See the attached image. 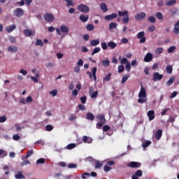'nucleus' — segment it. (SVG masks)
<instances>
[{
	"mask_svg": "<svg viewBox=\"0 0 179 179\" xmlns=\"http://www.w3.org/2000/svg\"><path fill=\"white\" fill-rule=\"evenodd\" d=\"M110 80H111V73H108L103 78V82H110Z\"/></svg>",
	"mask_w": 179,
	"mask_h": 179,
	"instance_id": "obj_32",
	"label": "nucleus"
},
{
	"mask_svg": "<svg viewBox=\"0 0 179 179\" xmlns=\"http://www.w3.org/2000/svg\"><path fill=\"white\" fill-rule=\"evenodd\" d=\"M86 120H88V121H94V115L90 112L87 113L86 114Z\"/></svg>",
	"mask_w": 179,
	"mask_h": 179,
	"instance_id": "obj_16",
	"label": "nucleus"
},
{
	"mask_svg": "<svg viewBox=\"0 0 179 179\" xmlns=\"http://www.w3.org/2000/svg\"><path fill=\"white\" fill-rule=\"evenodd\" d=\"M43 19L48 23H52L55 20V17H54V15L48 13L43 15Z\"/></svg>",
	"mask_w": 179,
	"mask_h": 179,
	"instance_id": "obj_2",
	"label": "nucleus"
},
{
	"mask_svg": "<svg viewBox=\"0 0 179 179\" xmlns=\"http://www.w3.org/2000/svg\"><path fill=\"white\" fill-rule=\"evenodd\" d=\"M75 148H76V144H75V143H70V144L67 145V146L66 147V148L68 150H72V149H75Z\"/></svg>",
	"mask_w": 179,
	"mask_h": 179,
	"instance_id": "obj_33",
	"label": "nucleus"
},
{
	"mask_svg": "<svg viewBox=\"0 0 179 179\" xmlns=\"http://www.w3.org/2000/svg\"><path fill=\"white\" fill-rule=\"evenodd\" d=\"M162 135H163V130L162 129H158L155 132V138L157 141H160V138H162Z\"/></svg>",
	"mask_w": 179,
	"mask_h": 179,
	"instance_id": "obj_14",
	"label": "nucleus"
},
{
	"mask_svg": "<svg viewBox=\"0 0 179 179\" xmlns=\"http://www.w3.org/2000/svg\"><path fill=\"white\" fill-rule=\"evenodd\" d=\"M15 127L17 132H19V131H22V129H23V127H20V124H15Z\"/></svg>",
	"mask_w": 179,
	"mask_h": 179,
	"instance_id": "obj_52",
	"label": "nucleus"
},
{
	"mask_svg": "<svg viewBox=\"0 0 179 179\" xmlns=\"http://www.w3.org/2000/svg\"><path fill=\"white\" fill-rule=\"evenodd\" d=\"M40 78V74L39 73H36V77L31 76V80L35 82V83H37L38 82V80L37 78Z\"/></svg>",
	"mask_w": 179,
	"mask_h": 179,
	"instance_id": "obj_36",
	"label": "nucleus"
},
{
	"mask_svg": "<svg viewBox=\"0 0 179 179\" xmlns=\"http://www.w3.org/2000/svg\"><path fill=\"white\" fill-rule=\"evenodd\" d=\"M130 76H131L129 75H125L124 76H123L122 78V85H124V83H125V82H127V80L129 79Z\"/></svg>",
	"mask_w": 179,
	"mask_h": 179,
	"instance_id": "obj_37",
	"label": "nucleus"
},
{
	"mask_svg": "<svg viewBox=\"0 0 179 179\" xmlns=\"http://www.w3.org/2000/svg\"><path fill=\"white\" fill-rule=\"evenodd\" d=\"M8 118L6 117V115L0 117V123L5 122Z\"/></svg>",
	"mask_w": 179,
	"mask_h": 179,
	"instance_id": "obj_63",
	"label": "nucleus"
},
{
	"mask_svg": "<svg viewBox=\"0 0 179 179\" xmlns=\"http://www.w3.org/2000/svg\"><path fill=\"white\" fill-rule=\"evenodd\" d=\"M137 38L140 40L141 44L146 43V37L145 36V32L141 31L137 34Z\"/></svg>",
	"mask_w": 179,
	"mask_h": 179,
	"instance_id": "obj_4",
	"label": "nucleus"
},
{
	"mask_svg": "<svg viewBox=\"0 0 179 179\" xmlns=\"http://www.w3.org/2000/svg\"><path fill=\"white\" fill-rule=\"evenodd\" d=\"M90 44L92 47H96V45H99L100 44V41H99V39H93L90 41Z\"/></svg>",
	"mask_w": 179,
	"mask_h": 179,
	"instance_id": "obj_17",
	"label": "nucleus"
},
{
	"mask_svg": "<svg viewBox=\"0 0 179 179\" xmlns=\"http://www.w3.org/2000/svg\"><path fill=\"white\" fill-rule=\"evenodd\" d=\"M54 129V127L51 124H48L45 127V130L48 131V132H50V131H52Z\"/></svg>",
	"mask_w": 179,
	"mask_h": 179,
	"instance_id": "obj_50",
	"label": "nucleus"
},
{
	"mask_svg": "<svg viewBox=\"0 0 179 179\" xmlns=\"http://www.w3.org/2000/svg\"><path fill=\"white\" fill-rule=\"evenodd\" d=\"M146 17V13H138L135 15L136 20H138V22H141V20H143Z\"/></svg>",
	"mask_w": 179,
	"mask_h": 179,
	"instance_id": "obj_6",
	"label": "nucleus"
},
{
	"mask_svg": "<svg viewBox=\"0 0 179 179\" xmlns=\"http://www.w3.org/2000/svg\"><path fill=\"white\" fill-rule=\"evenodd\" d=\"M148 95L146 94V90L143 87V85L141 84V87L140 92L138 93V97H147Z\"/></svg>",
	"mask_w": 179,
	"mask_h": 179,
	"instance_id": "obj_8",
	"label": "nucleus"
},
{
	"mask_svg": "<svg viewBox=\"0 0 179 179\" xmlns=\"http://www.w3.org/2000/svg\"><path fill=\"white\" fill-rule=\"evenodd\" d=\"M80 100L83 104H86V101L87 100V97L86 96H81L80 98Z\"/></svg>",
	"mask_w": 179,
	"mask_h": 179,
	"instance_id": "obj_51",
	"label": "nucleus"
},
{
	"mask_svg": "<svg viewBox=\"0 0 179 179\" xmlns=\"http://www.w3.org/2000/svg\"><path fill=\"white\" fill-rule=\"evenodd\" d=\"M105 20H107L109 22L110 20H113V19H117V14L116 13H112L108 15H106L104 17Z\"/></svg>",
	"mask_w": 179,
	"mask_h": 179,
	"instance_id": "obj_10",
	"label": "nucleus"
},
{
	"mask_svg": "<svg viewBox=\"0 0 179 179\" xmlns=\"http://www.w3.org/2000/svg\"><path fill=\"white\" fill-rule=\"evenodd\" d=\"M78 9L82 13H89L90 12V8L86 6V4H80L78 6Z\"/></svg>",
	"mask_w": 179,
	"mask_h": 179,
	"instance_id": "obj_1",
	"label": "nucleus"
},
{
	"mask_svg": "<svg viewBox=\"0 0 179 179\" xmlns=\"http://www.w3.org/2000/svg\"><path fill=\"white\" fill-rule=\"evenodd\" d=\"M63 1L66 3V6L69 8L71 6H75V3H73V0H62Z\"/></svg>",
	"mask_w": 179,
	"mask_h": 179,
	"instance_id": "obj_22",
	"label": "nucleus"
},
{
	"mask_svg": "<svg viewBox=\"0 0 179 179\" xmlns=\"http://www.w3.org/2000/svg\"><path fill=\"white\" fill-rule=\"evenodd\" d=\"M101 45L103 50H107V48H108V45H107V43H106L105 42L101 43Z\"/></svg>",
	"mask_w": 179,
	"mask_h": 179,
	"instance_id": "obj_62",
	"label": "nucleus"
},
{
	"mask_svg": "<svg viewBox=\"0 0 179 179\" xmlns=\"http://www.w3.org/2000/svg\"><path fill=\"white\" fill-rule=\"evenodd\" d=\"M111 169H112L111 166H108V165H106L103 167V170H104L105 173H108V171H110Z\"/></svg>",
	"mask_w": 179,
	"mask_h": 179,
	"instance_id": "obj_55",
	"label": "nucleus"
},
{
	"mask_svg": "<svg viewBox=\"0 0 179 179\" xmlns=\"http://www.w3.org/2000/svg\"><path fill=\"white\" fill-rule=\"evenodd\" d=\"M101 65H102V66H104L105 68L110 66V60L107 59V60L102 61Z\"/></svg>",
	"mask_w": 179,
	"mask_h": 179,
	"instance_id": "obj_30",
	"label": "nucleus"
},
{
	"mask_svg": "<svg viewBox=\"0 0 179 179\" xmlns=\"http://www.w3.org/2000/svg\"><path fill=\"white\" fill-rule=\"evenodd\" d=\"M150 145H152V141H147L142 144V147L145 149V148H148V146H149Z\"/></svg>",
	"mask_w": 179,
	"mask_h": 179,
	"instance_id": "obj_40",
	"label": "nucleus"
},
{
	"mask_svg": "<svg viewBox=\"0 0 179 179\" xmlns=\"http://www.w3.org/2000/svg\"><path fill=\"white\" fill-rule=\"evenodd\" d=\"M45 163V159L40 158L36 161L37 164H44Z\"/></svg>",
	"mask_w": 179,
	"mask_h": 179,
	"instance_id": "obj_45",
	"label": "nucleus"
},
{
	"mask_svg": "<svg viewBox=\"0 0 179 179\" xmlns=\"http://www.w3.org/2000/svg\"><path fill=\"white\" fill-rule=\"evenodd\" d=\"M97 72V67H93L92 68V76L94 78V80H97V76H96V73Z\"/></svg>",
	"mask_w": 179,
	"mask_h": 179,
	"instance_id": "obj_27",
	"label": "nucleus"
},
{
	"mask_svg": "<svg viewBox=\"0 0 179 179\" xmlns=\"http://www.w3.org/2000/svg\"><path fill=\"white\" fill-rule=\"evenodd\" d=\"M77 66H83V60L80 59L76 64Z\"/></svg>",
	"mask_w": 179,
	"mask_h": 179,
	"instance_id": "obj_61",
	"label": "nucleus"
},
{
	"mask_svg": "<svg viewBox=\"0 0 179 179\" xmlns=\"http://www.w3.org/2000/svg\"><path fill=\"white\" fill-rule=\"evenodd\" d=\"M125 70V67L122 65H120L118 66V73H122V72H124V71Z\"/></svg>",
	"mask_w": 179,
	"mask_h": 179,
	"instance_id": "obj_47",
	"label": "nucleus"
},
{
	"mask_svg": "<svg viewBox=\"0 0 179 179\" xmlns=\"http://www.w3.org/2000/svg\"><path fill=\"white\" fill-rule=\"evenodd\" d=\"M162 79H163V75L160 74V73L159 72H155L154 73L153 76H152V80L153 82H157L162 80Z\"/></svg>",
	"mask_w": 179,
	"mask_h": 179,
	"instance_id": "obj_5",
	"label": "nucleus"
},
{
	"mask_svg": "<svg viewBox=\"0 0 179 179\" xmlns=\"http://www.w3.org/2000/svg\"><path fill=\"white\" fill-rule=\"evenodd\" d=\"M108 47H110L111 50H114V48L117 47V43H114L113 41H110L108 43Z\"/></svg>",
	"mask_w": 179,
	"mask_h": 179,
	"instance_id": "obj_34",
	"label": "nucleus"
},
{
	"mask_svg": "<svg viewBox=\"0 0 179 179\" xmlns=\"http://www.w3.org/2000/svg\"><path fill=\"white\" fill-rule=\"evenodd\" d=\"M166 71L169 74L171 75L173 73V66L169 65L166 67Z\"/></svg>",
	"mask_w": 179,
	"mask_h": 179,
	"instance_id": "obj_29",
	"label": "nucleus"
},
{
	"mask_svg": "<svg viewBox=\"0 0 179 179\" xmlns=\"http://www.w3.org/2000/svg\"><path fill=\"white\" fill-rule=\"evenodd\" d=\"M128 11H127V10H124V11H119L118 12V15H119V16H124V17H126V16H128Z\"/></svg>",
	"mask_w": 179,
	"mask_h": 179,
	"instance_id": "obj_43",
	"label": "nucleus"
},
{
	"mask_svg": "<svg viewBox=\"0 0 179 179\" xmlns=\"http://www.w3.org/2000/svg\"><path fill=\"white\" fill-rule=\"evenodd\" d=\"M80 20H81V22H83V23H86V22L89 20V15H85L82 14L81 15H80Z\"/></svg>",
	"mask_w": 179,
	"mask_h": 179,
	"instance_id": "obj_20",
	"label": "nucleus"
},
{
	"mask_svg": "<svg viewBox=\"0 0 179 179\" xmlns=\"http://www.w3.org/2000/svg\"><path fill=\"white\" fill-rule=\"evenodd\" d=\"M117 26H118L117 23L110 22V24H109V30H113V29H117Z\"/></svg>",
	"mask_w": 179,
	"mask_h": 179,
	"instance_id": "obj_35",
	"label": "nucleus"
},
{
	"mask_svg": "<svg viewBox=\"0 0 179 179\" xmlns=\"http://www.w3.org/2000/svg\"><path fill=\"white\" fill-rule=\"evenodd\" d=\"M163 52V48H158L155 50V54H157V55L162 54Z\"/></svg>",
	"mask_w": 179,
	"mask_h": 179,
	"instance_id": "obj_54",
	"label": "nucleus"
},
{
	"mask_svg": "<svg viewBox=\"0 0 179 179\" xmlns=\"http://www.w3.org/2000/svg\"><path fill=\"white\" fill-rule=\"evenodd\" d=\"M177 3V1L176 0H170L169 1H166V6H173V5H176Z\"/></svg>",
	"mask_w": 179,
	"mask_h": 179,
	"instance_id": "obj_26",
	"label": "nucleus"
},
{
	"mask_svg": "<svg viewBox=\"0 0 179 179\" xmlns=\"http://www.w3.org/2000/svg\"><path fill=\"white\" fill-rule=\"evenodd\" d=\"M173 31V34H179V27L175 26Z\"/></svg>",
	"mask_w": 179,
	"mask_h": 179,
	"instance_id": "obj_60",
	"label": "nucleus"
},
{
	"mask_svg": "<svg viewBox=\"0 0 179 179\" xmlns=\"http://www.w3.org/2000/svg\"><path fill=\"white\" fill-rule=\"evenodd\" d=\"M147 115L149 118V121H153V119L155 117V110H149L147 113Z\"/></svg>",
	"mask_w": 179,
	"mask_h": 179,
	"instance_id": "obj_11",
	"label": "nucleus"
},
{
	"mask_svg": "<svg viewBox=\"0 0 179 179\" xmlns=\"http://www.w3.org/2000/svg\"><path fill=\"white\" fill-rule=\"evenodd\" d=\"M83 141L85 143H92V138L90 137H87V136H84L83 137Z\"/></svg>",
	"mask_w": 179,
	"mask_h": 179,
	"instance_id": "obj_23",
	"label": "nucleus"
},
{
	"mask_svg": "<svg viewBox=\"0 0 179 179\" xmlns=\"http://www.w3.org/2000/svg\"><path fill=\"white\" fill-rule=\"evenodd\" d=\"M24 34H25L27 37H31V36H34L35 33L31 29H24Z\"/></svg>",
	"mask_w": 179,
	"mask_h": 179,
	"instance_id": "obj_12",
	"label": "nucleus"
},
{
	"mask_svg": "<svg viewBox=\"0 0 179 179\" xmlns=\"http://www.w3.org/2000/svg\"><path fill=\"white\" fill-rule=\"evenodd\" d=\"M8 156V152L4 150L0 149V158L3 159V157H6Z\"/></svg>",
	"mask_w": 179,
	"mask_h": 179,
	"instance_id": "obj_24",
	"label": "nucleus"
},
{
	"mask_svg": "<svg viewBox=\"0 0 179 179\" xmlns=\"http://www.w3.org/2000/svg\"><path fill=\"white\" fill-rule=\"evenodd\" d=\"M36 45H40L41 47H43V45H44V43H43V41L40 40V39H37L36 41Z\"/></svg>",
	"mask_w": 179,
	"mask_h": 179,
	"instance_id": "obj_49",
	"label": "nucleus"
},
{
	"mask_svg": "<svg viewBox=\"0 0 179 179\" xmlns=\"http://www.w3.org/2000/svg\"><path fill=\"white\" fill-rule=\"evenodd\" d=\"M34 152H33V150H29L27 153V155H25V157L27 159H29V157H30V156H32Z\"/></svg>",
	"mask_w": 179,
	"mask_h": 179,
	"instance_id": "obj_56",
	"label": "nucleus"
},
{
	"mask_svg": "<svg viewBox=\"0 0 179 179\" xmlns=\"http://www.w3.org/2000/svg\"><path fill=\"white\" fill-rule=\"evenodd\" d=\"M129 22V17L128 15H126V17H124L122 19V23L124 24H127V23Z\"/></svg>",
	"mask_w": 179,
	"mask_h": 179,
	"instance_id": "obj_42",
	"label": "nucleus"
},
{
	"mask_svg": "<svg viewBox=\"0 0 179 179\" xmlns=\"http://www.w3.org/2000/svg\"><path fill=\"white\" fill-rule=\"evenodd\" d=\"M153 59V55L152 53L148 52L144 57V62H150Z\"/></svg>",
	"mask_w": 179,
	"mask_h": 179,
	"instance_id": "obj_9",
	"label": "nucleus"
},
{
	"mask_svg": "<svg viewBox=\"0 0 179 179\" xmlns=\"http://www.w3.org/2000/svg\"><path fill=\"white\" fill-rule=\"evenodd\" d=\"M98 95H99V91H95L92 94L91 97L92 99H96Z\"/></svg>",
	"mask_w": 179,
	"mask_h": 179,
	"instance_id": "obj_59",
	"label": "nucleus"
},
{
	"mask_svg": "<svg viewBox=\"0 0 179 179\" xmlns=\"http://www.w3.org/2000/svg\"><path fill=\"white\" fill-rule=\"evenodd\" d=\"M17 46H8L7 50L9 52H13V54H16L17 52Z\"/></svg>",
	"mask_w": 179,
	"mask_h": 179,
	"instance_id": "obj_13",
	"label": "nucleus"
},
{
	"mask_svg": "<svg viewBox=\"0 0 179 179\" xmlns=\"http://www.w3.org/2000/svg\"><path fill=\"white\" fill-rule=\"evenodd\" d=\"M86 29L87 30H88L89 31H92L93 30H94V26L92 24H88L87 26H86Z\"/></svg>",
	"mask_w": 179,
	"mask_h": 179,
	"instance_id": "obj_41",
	"label": "nucleus"
},
{
	"mask_svg": "<svg viewBox=\"0 0 179 179\" xmlns=\"http://www.w3.org/2000/svg\"><path fill=\"white\" fill-rule=\"evenodd\" d=\"M60 30L62 33H69V27H68L66 25H62L60 27Z\"/></svg>",
	"mask_w": 179,
	"mask_h": 179,
	"instance_id": "obj_19",
	"label": "nucleus"
},
{
	"mask_svg": "<svg viewBox=\"0 0 179 179\" xmlns=\"http://www.w3.org/2000/svg\"><path fill=\"white\" fill-rule=\"evenodd\" d=\"M96 118L99 121V122H102L103 124H106V117L104 116V115H103V114L98 115L96 116Z\"/></svg>",
	"mask_w": 179,
	"mask_h": 179,
	"instance_id": "obj_15",
	"label": "nucleus"
},
{
	"mask_svg": "<svg viewBox=\"0 0 179 179\" xmlns=\"http://www.w3.org/2000/svg\"><path fill=\"white\" fill-rule=\"evenodd\" d=\"M49 94H52V97H55L58 94V91L57 90H53L49 92Z\"/></svg>",
	"mask_w": 179,
	"mask_h": 179,
	"instance_id": "obj_48",
	"label": "nucleus"
},
{
	"mask_svg": "<svg viewBox=\"0 0 179 179\" xmlns=\"http://www.w3.org/2000/svg\"><path fill=\"white\" fill-rule=\"evenodd\" d=\"M27 164H30V161L26 160L21 163V166L23 167L24 166H27Z\"/></svg>",
	"mask_w": 179,
	"mask_h": 179,
	"instance_id": "obj_64",
	"label": "nucleus"
},
{
	"mask_svg": "<svg viewBox=\"0 0 179 179\" xmlns=\"http://www.w3.org/2000/svg\"><path fill=\"white\" fill-rule=\"evenodd\" d=\"M155 17H157V19H159V20H163V14L160 12H158L155 13Z\"/></svg>",
	"mask_w": 179,
	"mask_h": 179,
	"instance_id": "obj_38",
	"label": "nucleus"
},
{
	"mask_svg": "<svg viewBox=\"0 0 179 179\" xmlns=\"http://www.w3.org/2000/svg\"><path fill=\"white\" fill-rule=\"evenodd\" d=\"M147 101H148V99L146 97H139V99H138V103H139L140 104H143Z\"/></svg>",
	"mask_w": 179,
	"mask_h": 179,
	"instance_id": "obj_28",
	"label": "nucleus"
},
{
	"mask_svg": "<svg viewBox=\"0 0 179 179\" xmlns=\"http://www.w3.org/2000/svg\"><path fill=\"white\" fill-rule=\"evenodd\" d=\"M103 167V164L99 161L96 162L95 169H101Z\"/></svg>",
	"mask_w": 179,
	"mask_h": 179,
	"instance_id": "obj_46",
	"label": "nucleus"
},
{
	"mask_svg": "<svg viewBox=\"0 0 179 179\" xmlns=\"http://www.w3.org/2000/svg\"><path fill=\"white\" fill-rule=\"evenodd\" d=\"M13 14L16 17H22L24 15V10L20 8H17L13 11Z\"/></svg>",
	"mask_w": 179,
	"mask_h": 179,
	"instance_id": "obj_3",
	"label": "nucleus"
},
{
	"mask_svg": "<svg viewBox=\"0 0 179 179\" xmlns=\"http://www.w3.org/2000/svg\"><path fill=\"white\" fill-rule=\"evenodd\" d=\"M148 22H150V23H155V22H156V18L155 16H150L148 17Z\"/></svg>",
	"mask_w": 179,
	"mask_h": 179,
	"instance_id": "obj_57",
	"label": "nucleus"
},
{
	"mask_svg": "<svg viewBox=\"0 0 179 179\" xmlns=\"http://www.w3.org/2000/svg\"><path fill=\"white\" fill-rule=\"evenodd\" d=\"M101 51V48L100 47L94 48V50L92 51L91 55L93 57L95 54H97Z\"/></svg>",
	"mask_w": 179,
	"mask_h": 179,
	"instance_id": "obj_31",
	"label": "nucleus"
},
{
	"mask_svg": "<svg viewBox=\"0 0 179 179\" xmlns=\"http://www.w3.org/2000/svg\"><path fill=\"white\" fill-rule=\"evenodd\" d=\"M100 6L103 12L106 13L108 11V7H107V4H106V3H101Z\"/></svg>",
	"mask_w": 179,
	"mask_h": 179,
	"instance_id": "obj_21",
	"label": "nucleus"
},
{
	"mask_svg": "<svg viewBox=\"0 0 179 179\" xmlns=\"http://www.w3.org/2000/svg\"><path fill=\"white\" fill-rule=\"evenodd\" d=\"M141 162H131L128 164L129 167H131V169H138L141 167Z\"/></svg>",
	"mask_w": 179,
	"mask_h": 179,
	"instance_id": "obj_7",
	"label": "nucleus"
},
{
	"mask_svg": "<svg viewBox=\"0 0 179 179\" xmlns=\"http://www.w3.org/2000/svg\"><path fill=\"white\" fill-rule=\"evenodd\" d=\"M134 176L137 177H142V176H143V172L141 170H138L135 172Z\"/></svg>",
	"mask_w": 179,
	"mask_h": 179,
	"instance_id": "obj_44",
	"label": "nucleus"
},
{
	"mask_svg": "<svg viewBox=\"0 0 179 179\" xmlns=\"http://www.w3.org/2000/svg\"><path fill=\"white\" fill-rule=\"evenodd\" d=\"M176 80V78L171 77L169 80L166 82V86H171L173 83H174V81Z\"/></svg>",
	"mask_w": 179,
	"mask_h": 179,
	"instance_id": "obj_25",
	"label": "nucleus"
},
{
	"mask_svg": "<svg viewBox=\"0 0 179 179\" xmlns=\"http://www.w3.org/2000/svg\"><path fill=\"white\" fill-rule=\"evenodd\" d=\"M41 145V146H44L45 143H44V141L43 139L38 140L36 142H35V145Z\"/></svg>",
	"mask_w": 179,
	"mask_h": 179,
	"instance_id": "obj_53",
	"label": "nucleus"
},
{
	"mask_svg": "<svg viewBox=\"0 0 179 179\" xmlns=\"http://www.w3.org/2000/svg\"><path fill=\"white\" fill-rule=\"evenodd\" d=\"M173 51H176V46H171V47L168 49V52H169V54H171V52H173Z\"/></svg>",
	"mask_w": 179,
	"mask_h": 179,
	"instance_id": "obj_58",
	"label": "nucleus"
},
{
	"mask_svg": "<svg viewBox=\"0 0 179 179\" xmlns=\"http://www.w3.org/2000/svg\"><path fill=\"white\" fill-rule=\"evenodd\" d=\"M15 29H16L15 24H12L6 27V30L8 33H11V31H13V30H15Z\"/></svg>",
	"mask_w": 179,
	"mask_h": 179,
	"instance_id": "obj_18",
	"label": "nucleus"
},
{
	"mask_svg": "<svg viewBox=\"0 0 179 179\" xmlns=\"http://www.w3.org/2000/svg\"><path fill=\"white\" fill-rule=\"evenodd\" d=\"M16 179H24L25 177L23 176L22 172H19L17 174L15 175Z\"/></svg>",
	"mask_w": 179,
	"mask_h": 179,
	"instance_id": "obj_39",
	"label": "nucleus"
}]
</instances>
